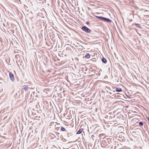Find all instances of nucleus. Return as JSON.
<instances>
[{"mask_svg":"<svg viewBox=\"0 0 149 149\" xmlns=\"http://www.w3.org/2000/svg\"><path fill=\"white\" fill-rule=\"evenodd\" d=\"M86 24H89V22H86Z\"/></svg>","mask_w":149,"mask_h":149,"instance_id":"ddd939ff","label":"nucleus"},{"mask_svg":"<svg viewBox=\"0 0 149 149\" xmlns=\"http://www.w3.org/2000/svg\"><path fill=\"white\" fill-rule=\"evenodd\" d=\"M135 24V25H136V26L139 28V29H142V27L141 26H140V24H136V23H134Z\"/></svg>","mask_w":149,"mask_h":149,"instance_id":"1a4fd4ad","label":"nucleus"},{"mask_svg":"<svg viewBox=\"0 0 149 149\" xmlns=\"http://www.w3.org/2000/svg\"><path fill=\"white\" fill-rule=\"evenodd\" d=\"M95 17L99 19L102 20V21L103 20L104 17L101 16H95Z\"/></svg>","mask_w":149,"mask_h":149,"instance_id":"423d86ee","label":"nucleus"},{"mask_svg":"<svg viewBox=\"0 0 149 149\" xmlns=\"http://www.w3.org/2000/svg\"><path fill=\"white\" fill-rule=\"evenodd\" d=\"M9 77L10 80L13 81L14 80V76L13 74L11 72H10L9 73Z\"/></svg>","mask_w":149,"mask_h":149,"instance_id":"f03ea898","label":"nucleus"},{"mask_svg":"<svg viewBox=\"0 0 149 149\" xmlns=\"http://www.w3.org/2000/svg\"><path fill=\"white\" fill-rule=\"evenodd\" d=\"M103 21L109 23H110L111 22V20L110 19L106 17H104Z\"/></svg>","mask_w":149,"mask_h":149,"instance_id":"7ed1b4c3","label":"nucleus"},{"mask_svg":"<svg viewBox=\"0 0 149 149\" xmlns=\"http://www.w3.org/2000/svg\"><path fill=\"white\" fill-rule=\"evenodd\" d=\"M61 130L62 131H66V130L65 128L63 127H61Z\"/></svg>","mask_w":149,"mask_h":149,"instance_id":"9b49d317","label":"nucleus"},{"mask_svg":"<svg viewBox=\"0 0 149 149\" xmlns=\"http://www.w3.org/2000/svg\"><path fill=\"white\" fill-rule=\"evenodd\" d=\"M127 97H129V98H130V97H128V96H127Z\"/></svg>","mask_w":149,"mask_h":149,"instance_id":"2eb2a0df","label":"nucleus"},{"mask_svg":"<svg viewBox=\"0 0 149 149\" xmlns=\"http://www.w3.org/2000/svg\"><path fill=\"white\" fill-rule=\"evenodd\" d=\"M101 60L104 63H106L107 62V60L104 58H103Z\"/></svg>","mask_w":149,"mask_h":149,"instance_id":"6e6552de","label":"nucleus"},{"mask_svg":"<svg viewBox=\"0 0 149 149\" xmlns=\"http://www.w3.org/2000/svg\"><path fill=\"white\" fill-rule=\"evenodd\" d=\"M82 29L84 31L88 33H90V32L91 31V30L90 29H89L88 28H87V27L85 26H82Z\"/></svg>","mask_w":149,"mask_h":149,"instance_id":"f257e3e1","label":"nucleus"},{"mask_svg":"<svg viewBox=\"0 0 149 149\" xmlns=\"http://www.w3.org/2000/svg\"><path fill=\"white\" fill-rule=\"evenodd\" d=\"M147 119H148V121H149V117H147Z\"/></svg>","mask_w":149,"mask_h":149,"instance_id":"4468645a","label":"nucleus"},{"mask_svg":"<svg viewBox=\"0 0 149 149\" xmlns=\"http://www.w3.org/2000/svg\"><path fill=\"white\" fill-rule=\"evenodd\" d=\"M83 130V129H80L78 131H77V132L76 133V134H81V132H82Z\"/></svg>","mask_w":149,"mask_h":149,"instance_id":"0eeeda50","label":"nucleus"},{"mask_svg":"<svg viewBox=\"0 0 149 149\" xmlns=\"http://www.w3.org/2000/svg\"><path fill=\"white\" fill-rule=\"evenodd\" d=\"M86 58H88L90 57V55L89 53L85 55Z\"/></svg>","mask_w":149,"mask_h":149,"instance_id":"9d476101","label":"nucleus"},{"mask_svg":"<svg viewBox=\"0 0 149 149\" xmlns=\"http://www.w3.org/2000/svg\"><path fill=\"white\" fill-rule=\"evenodd\" d=\"M116 91L117 92H120L122 91V89L120 88H117L116 89Z\"/></svg>","mask_w":149,"mask_h":149,"instance_id":"39448f33","label":"nucleus"},{"mask_svg":"<svg viewBox=\"0 0 149 149\" xmlns=\"http://www.w3.org/2000/svg\"><path fill=\"white\" fill-rule=\"evenodd\" d=\"M139 125L140 126H142L143 125V123L142 122H140L139 123Z\"/></svg>","mask_w":149,"mask_h":149,"instance_id":"f8f14e48","label":"nucleus"},{"mask_svg":"<svg viewBox=\"0 0 149 149\" xmlns=\"http://www.w3.org/2000/svg\"><path fill=\"white\" fill-rule=\"evenodd\" d=\"M23 88L25 91H27L30 88L29 87L26 85H24L23 86Z\"/></svg>","mask_w":149,"mask_h":149,"instance_id":"20e7f679","label":"nucleus"}]
</instances>
